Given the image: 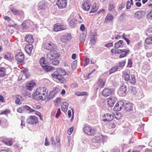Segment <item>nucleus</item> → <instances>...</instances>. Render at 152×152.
I'll list each match as a JSON object with an SVG mask.
<instances>
[{"label": "nucleus", "instance_id": "28", "mask_svg": "<svg viewBox=\"0 0 152 152\" xmlns=\"http://www.w3.org/2000/svg\"><path fill=\"white\" fill-rule=\"evenodd\" d=\"M123 43L122 40L118 41L115 44V48L116 49L122 48L124 45Z\"/></svg>", "mask_w": 152, "mask_h": 152}, {"label": "nucleus", "instance_id": "7", "mask_svg": "<svg viewBox=\"0 0 152 152\" xmlns=\"http://www.w3.org/2000/svg\"><path fill=\"white\" fill-rule=\"evenodd\" d=\"M48 5V4L47 2L44 1H41L38 4V10H45L47 9Z\"/></svg>", "mask_w": 152, "mask_h": 152}, {"label": "nucleus", "instance_id": "18", "mask_svg": "<svg viewBox=\"0 0 152 152\" xmlns=\"http://www.w3.org/2000/svg\"><path fill=\"white\" fill-rule=\"evenodd\" d=\"M133 105L132 103L128 102L124 105V110L127 111H130L132 110Z\"/></svg>", "mask_w": 152, "mask_h": 152}, {"label": "nucleus", "instance_id": "57", "mask_svg": "<svg viewBox=\"0 0 152 152\" xmlns=\"http://www.w3.org/2000/svg\"><path fill=\"white\" fill-rule=\"evenodd\" d=\"M59 64V61L57 60H54L52 61V64L53 65L56 66Z\"/></svg>", "mask_w": 152, "mask_h": 152}, {"label": "nucleus", "instance_id": "59", "mask_svg": "<svg viewBox=\"0 0 152 152\" xmlns=\"http://www.w3.org/2000/svg\"><path fill=\"white\" fill-rule=\"evenodd\" d=\"M50 142L51 143V144L53 145H55L56 143L55 142V140L53 138V137H52L50 139Z\"/></svg>", "mask_w": 152, "mask_h": 152}, {"label": "nucleus", "instance_id": "32", "mask_svg": "<svg viewBox=\"0 0 152 152\" xmlns=\"http://www.w3.org/2000/svg\"><path fill=\"white\" fill-rule=\"evenodd\" d=\"M123 77L125 81L128 82L129 80V75L126 72H123Z\"/></svg>", "mask_w": 152, "mask_h": 152}, {"label": "nucleus", "instance_id": "34", "mask_svg": "<svg viewBox=\"0 0 152 152\" xmlns=\"http://www.w3.org/2000/svg\"><path fill=\"white\" fill-rule=\"evenodd\" d=\"M98 7L96 6V3H94L93 5L92 6L91 10V11L90 13H94L96 12L98 10Z\"/></svg>", "mask_w": 152, "mask_h": 152}, {"label": "nucleus", "instance_id": "22", "mask_svg": "<svg viewBox=\"0 0 152 152\" xmlns=\"http://www.w3.org/2000/svg\"><path fill=\"white\" fill-rule=\"evenodd\" d=\"M41 95H40V94L38 93H37V91H36L35 92H34L32 94V97L33 98L36 100L37 101H38L39 100H41L42 101H44L45 99H42L41 98Z\"/></svg>", "mask_w": 152, "mask_h": 152}, {"label": "nucleus", "instance_id": "54", "mask_svg": "<svg viewBox=\"0 0 152 152\" xmlns=\"http://www.w3.org/2000/svg\"><path fill=\"white\" fill-rule=\"evenodd\" d=\"M90 63V59L86 57L85 58V63L84 64V66H86L88 64Z\"/></svg>", "mask_w": 152, "mask_h": 152}, {"label": "nucleus", "instance_id": "38", "mask_svg": "<svg viewBox=\"0 0 152 152\" xmlns=\"http://www.w3.org/2000/svg\"><path fill=\"white\" fill-rule=\"evenodd\" d=\"M101 139V137L100 136H96L93 137L92 141L94 142L99 143L100 142Z\"/></svg>", "mask_w": 152, "mask_h": 152}, {"label": "nucleus", "instance_id": "56", "mask_svg": "<svg viewBox=\"0 0 152 152\" xmlns=\"http://www.w3.org/2000/svg\"><path fill=\"white\" fill-rule=\"evenodd\" d=\"M126 15V14L125 13H123L119 16V19L120 20H123V19L125 18Z\"/></svg>", "mask_w": 152, "mask_h": 152}, {"label": "nucleus", "instance_id": "20", "mask_svg": "<svg viewBox=\"0 0 152 152\" xmlns=\"http://www.w3.org/2000/svg\"><path fill=\"white\" fill-rule=\"evenodd\" d=\"M30 20H26L22 24L23 28V29H27L30 26Z\"/></svg>", "mask_w": 152, "mask_h": 152}, {"label": "nucleus", "instance_id": "31", "mask_svg": "<svg viewBox=\"0 0 152 152\" xmlns=\"http://www.w3.org/2000/svg\"><path fill=\"white\" fill-rule=\"evenodd\" d=\"M7 69L3 67H0V76L3 77L6 74Z\"/></svg>", "mask_w": 152, "mask_h": 152}, {"label": "nucleus", "instance_id": "44", "mask_svg": "<svg viewBox=\"0 0 152 152\" xmlns=\"http://www.w3.org/2000/svg\"><path fill=\"white\" fill-rule=\"evenodd\" d=\"M129 80L130 83L132 84H134L136 82V79L134 75H132L131 78Z\"/></svg>", "mask_w": 152, "mask_h": 152}, {"label": "nucleus", "instance_id": "15", "mask_svg": "<svg viewBox=\"0 0 152 152\" xmlns=\"http://www.w3.org/2000/svg\"><path fill=\"white\" fill-rule=\"evenodd\" d=\"M124 104V102L122 101H120L117 102L115 104L114 107L115 111H119L121 110L123 107Z\"/></svg>", "mask_w": 152, "mask_h": 152}, {"label": "nucleus", "instance_id": "43", "mask_svg": "<svg viewBox=\"0 0 152 152\" xmlns=\"http://www.w3.org/2000/svg\"><path fill=\"white\" fill-rule=\"evenodd\" d=\"M75 94L76 95L78 96H83L88 95V94H87V92L85 91H83L82 92L77 91L75 92Z\"/></svg>", "mask_w": 152, "mask_h": 152}, {"label": "nucleus", "instance_id": "12", "mask_svg": "<svg viewBox=\"0 0 152 152\" xmlns=\"http://www.w3.org/2000/svg\"><path fill=\"white\" fill-rule=\"evenodd\" d=\"M56 4L59 9H64L66 7L67 1L66 0H58Z\"/></svg>", "mask_w": 152, "mask_h": 152}, {"label": "nucleus", "instance_id": "2", "mask_svg": "<svg viewBox=\"0 0 152 152\" xmlns=\"http://www.w3.org/2000/svg\"><path fill=\"white\" fill-rule=\"evenodd\" d=\"M72 38L71 35L66 33L62 35L60 37L61 41L64 44H66L70 41Z\"/></svg>", "mask_w": 152, "mask_h": 152}, {"label": "nucleus", "instance_id": "51", "mask_svg": "<svg viewBox=\"0 0 152 152\" xmlns=\"http://www.w3.org/2000/svg\"><path fill=\"white\" fill-rule=\"evenodd\" d=\"M24 110V107L23 106L18 108L17 110V111L19 113H23Z\"/></svg>", "mask_w": 152, "mask_h": 152}, {"label": "nucleus", "instance_id": "40", "mask_svg": "<svg viewBox=\"0 0 152 152\" xmlns=\"http://www.w3.org/2000/svg\"><path fill=\"white\" fill-rule=\"evenodd\" d=\"M16 99L15 101V103L16 104H21V101L22 100V97L19 95H16Z\"/></svg>", "mask_w": 152, "mask_h": 152}, {"label": "nucleus", "instance_id": "45", "mask_svg": "<svg viewBox=\"0 0 152 152\" xmlns=\"http://www.w3.org/2000/svg\"><path fill=\"white\" fill-rule=\"evenodd\" d=\"M52 76L56 79H58V78H59V77H60V75L58 74V73L57 72H54L53 73L51 74Z\"/></svg>", "mask_w": 152, "mask_h": 152}, {"label": "nucleus", "instance_id": "62", "mask_svg": "<svg viewBox=\"0 0 152 152\" xmlns=\"http://www.w3.org/2000/svg\"><path fill=\"white\" fill-rule=\"evenodd\" d=\"M125 2H122L119 7V9L121 10L125 7Z\"/></svg>", "mask_w": 152, "mask_h": 152}, {"label": "nucleus", "instance_id": "8", "mask_svg": "<svg viewBox=\"0 0 152 152\" xmlns=\"http://www.w3.org/2000/svg\"><path fill=\"white\" fill-rule=\"evenodd\" d=\"M84 132L88 135H93L96 134V130L88 126H85L83 128Z\"/></svg>", "mask_w": 152, "mask_h": 152}, {"label": "nucleus", "instance_id": "13", "mask_svg": "<svg viewBox=\"0 0 152 152\" xmlns=\"http://www.w3.org/2000/svg\"><path fill=\"white\" fill-rule=\"evenodd\" d=\"M127 88L126 86L123 85L119 88L118 93L120 96H125L126 94Z\"/></svg>", "mask_w": 152, "mask_h": 152}, {"label": "nucleus", "instance_id": "64", "mask_svg": "<svg viewBox=\"0 0 152 152\" xmlns=\"http://www.w3.org/2000/svg\"><path fill=\"white\" fill-rule=\"evenodd\" d=\"M148 31L149 33L151 34H152V26H151L149 27Z\"/></svg>", "mask_w": 152, "mask_h": 152}, {"label": "nucleus", "instance_id": "63", "mask_svg": "<svg viewBox=\"0 0 152 152\" xmlns=\"http://www.w3.org/2000/svg\"><path fill=\"white\" fill-rule=\"evenodd\" d=\"M113 45V44L112 43H109L107 44H106L105 45V46L106 47H107L108 48H110L112 47Z\"/></svg>", "mask_w": 152, "mask_h": 152}, {"label": "nucleus", "instance_id": "35", "mask_svg": "<svg viewBox=\"0 0 152 152\" xmlns=\"http://www.w3.org/2000/svg\"><path fill=\"white\" fill-rule=\"evenodd\" d=\"M34 84L35 83L34 81H30L28 84L26 85V86L28 90H31L32 89Z\"/></svg>", "mask_w": 152, "mask_h": 152}, {"label": "nucleus", "instance_id": "58", "mask_svg": "<svg viewBox=\"0 0 152 152\" xmlns=\"http://www.w3.org/2000/svg\"><path fill=\"white\" fill-rule=\"evenodd\" d=\"M10 113V111L9 110H6L0 113V114L7 115V114Z\"/></svg>", "mask_w": 152, "mask_h": 152}, {"label": "nucleus", "instance_id": "48", "mask_svg": "<svg viewBox=\"0 0 152 152\" xmlns=\"http://www.w3.org/2000/svg\"><path fill=\"white\" fill-rule=\"evenodd\" d=\"M86 35L85 34H83L80 36V39L81 42H84L86 39Z\"/></svg>", "mask_w": 152, "mask_h": 152}, {"label": "nucleus", "instance_id": "42", "mask_svg": "<svg viewBox=\"0 0 152 152\" xmlns=\"http://www.w3.org/2000/svg\"><path fill=\"white\" fill-rule=\"evenodd\" d=\"M120 67L119 66H115L113 67L111 69L109 70L110 74H111L115 72L116 71L118 70L119 68Z\"/></svg>", "mask_w": 152, "mask_h": 152}, {"label": "nucleus", "instance_id": "36", "mask_svg": "<svg viewBox=\"0 0 152 152\" xmlns=\"http://www.w3.org/2000/svg\"><path fill=\"white\" fill-rule=\"evenodd\" d=\"M40 64L43 67L46 65L47 62L45 57H42L39 60Z\"/></svg>", "mask_w": 152, "mask_h": 152}, {"label": "nucleus", "instance_id": "52", "mask_svg": "<svg viewBox=\"0 0 152 152\" xmlns=\"http://www.w3.org/2000/svg\"><path fill=\"white\" fill-rule=\"evenodd\" d=\"M115 7V5L113 4L112 3H110L109 4V6L108 7V10H109L112 11Z\"/></svg>", "mask_w": 152, "mask_h": 152}, {"label": "nucleus", "instance_id": "6", "mask_svg": "<svg viewBox=\"0 0 152 152\" xmlns=\"http://www.w3.org/2000/svg\"><path fill=\"white\" fill-rule=\"evenodd\" d=\"M24 57V55L23 53L21 52L17 53L15 56V58L18 64H22L23 63Z\"/></svg>", "mask_w": 152, "mask_h": 152}, {"label": "nucleus", "instance_id": "16", "mask_svg": "<svg viewBox=\"0 0 152 152\" xmlns=\"http://www.w3.org/2000/svg\"><path fill=\"white\" fill-rule=\"evenodd\" d=\"M105 82V80L99 78L97 82L96 90H97L99 87H103L104 86Z\"/></svg>", "mask_w": 152, "mask_h": 152}, {"label": "nucleus", "instance_id": "24", "mask_svg": "<svg viewBox=\"0 0 152 152\" xmlns=\"http://www.w3.org/2000/svg\"><path fill=\"white\" fill-rule=\"evenodd\" d=\"M113 16L110 13H108L104 21L107 23L112 22L113 21Z\"/></svg>", "mask_w": 152, "mask_h": 152}, {"label": "nucleus", "instance_id": "49", "mask_svg": "<svg viewBox=\"0 0 152 152\" xmlns=\"http://www.w3.org/2000/svg\"><path fill=\"white\" fill-rule=\"evenodd\" d=\"M147 18L148 19H152V9L151 10L150 12L147 14Z\"/></svg>", "mask_w": 152, "mask_h": 152}, {"label": "nucleus", "instance_id": "47", "mask_svg": "<svg viewBox=\"0 0 152 152\" xmlns=\"http://www.w3.org/2000/svg\"><path fill=\"white\" fill-rule=\"evenodd\" d=\"M145 41L147 44H152V37H148L147 38L145 39Z\"/></svg>", "mask_w": 152, "mask_h": 152}, {"label": "nucleus", "instance_id": "23", "mask_svg": "<svg viewBox=\"0 0 152 152\" xmlns=\"http://www.w3.org/2000/svg\"><path fill=\"white\" fill-rule=\"evenodd\" d=\"M25 39L26 41L29 43H33L34 41V39L32 37V36L31 34H27L25 37Z\"/></svg>", "mask_w": 152, "mask_h": 152}, {"label": "nucleus", "instance_id": "37", "mask_svg": "<svg viewBox=\"0 0 152 152\" xmlns=\"http://www.w3.org/2000/svg\"><path fill=\"white\" fill-rule=\"evenodd\" d=\"M24 110L26 111L28 113H30L35 111V110L31 109L27 105L24 106Z\"/></svg>", "mask_w": 152, "mask_h": 152}, {"label": "nucleus", "instance_id": "3", "mask_svg": "<svg viewBox=\"0 0 152 152\" xmlns=\"http://www.w3.org/2000/svg\"><path fill=\"white\" fill-rule=\"evenodd\" d=\"M43 47L45 49L50 51L55 50L56 48L54 44L50 42L44 43L43 45Z\"/></svg>", "mask_w": 152, "mask_h": 152}, {"label": "nucleus", "instance_id": "26", "mask_svg": "<svg viewBox=\"0 0 152 152\" xmlns=\"http://www.w3.org/2000/svg\"><path fill=\"white\" fill-rule=\"evenodd\" d=\"M43 69L46 72H50L53 71L55 70V68L51 66H48L45 65L43 67Z\"/></svg>", "mask_w": 152, "mask_h": 152}, {"label": "nucleus", "instance_id": "4", "mask_svg": "<svg viewBox=\"0 0 152 152\" xmlns=\"http://www.w3.org/2000/svg\"><path fill=\"white\" fill-rule=\"evenodd\" d=\"M27 121L29 124L35 125L38 122V119L35 115H30L27 119Z\"/></svg>", "mask_w": 152, "mask_h": 152}, {"label": "nucleus", "instance_id": "53", "mask_svg": "<svg viewBox=\"0 0 152 152\" xmlns=\"http://www.w3.org/2000/svg\"><path fill=\"white\" fill-rule=\"evenodd\" d=\"M77 62L76 61H74L72 64V69H75L77 66Z\"/></svg>", "mask_w": 152, "mask_h": 152}, {"label": "nucleus", "instance_id": "55", "mask_svg": "<svg viewBox=\"0 0 152 152\" xmlns=\"http://www.w3.org/2000/svg\"><path fill=\"white\" fill-rule=\"evenodd\" d=\"M115 125L114 123H109L108 127L110 128H114L115 127Z\"/></svg>", "mask_w": 152, "mask_h": 152}, {"label": "nucleus", "instance_id": "33", "mask_svg": "<svg viewBox=\"0 0 152 152\" xmlns=\"http://www.w3.org/2000/svg\"><path fill=\"white\" fill-rule=\"evenodd\" d=\"M68 107V104L66 102H63L61 107V110L64 112L67 111Z\"/></svg>", "mask_w": 152, "mask_h": 152}, {"label": "nucleus", "instance_id": "25", "mask_svg": "<svg viewBox=\"0 0 152 152\" xmlns=\"http://www.w3.org/2000/svg\"><path fill=\"white\" fill-rule=\"evenodd\" d=\"M143 12L141 11H138L134 13V17L137 19H140L142 18L143 16Z\"/></svg>", "mask_w": 152, "mask_h": 152}, {"label": "nucleus", "instance_id": "39", "mask_svg": "<svg viewBox=\"0 0 152 152\" xmlns=\"http://www.w3.org/2000/svg\"><path fill=\"white\" fill-rule=\"evenodd\" d=\"M76 22L77 20L75 19H73L69 22V25L71 27L74 28L75 26Z\"/></svg>", "mask_w": 152, "mask_h": 152}, {"label": "nucleus", "instance_id": "30", "mask_svg": "<svg viewBox=\"0 0 152 152\" xmlns=\"http://www.w3.org/2000/svg\"><path fill=\"white\" fill-rule=\"evenodd\" d=\"M4 58L6 59L11 61L13 58V55L10 53H7L4 55Z\"/></svg>", "mask_w": 152, "mask_h": 152}, {"label": "nucleus", "instance_id": "60", "mask_svg": "<svg viewBox=\"0 0 152 152\" xmlns=\"http://www.w3.org/2000/svg\"><path fill=\"white\" fill-rule=\"evenodd\" d=\"M131 91L132 93L134 95L136 94L137 93V91L135 88L134 87H132Z\"/></svg>", "mask_w": 152, "mask_h": 152}, {"label": "nucleus", "instance_id": "27", "mask_svg": "<svg viewBox=\"0 0 152 152\" xmlns=\"http://www.w3.org/2000/svg\"><path fill=\"white\" fill-rule=\"evenodd\" d=\"M122 50H124V52L121 51V54L120 55L119 58H121L126 56L127 54H128L129 50L127 49H122Z\"/></svg>", "mask_w": 152, "mask_h": 152}, {"label": "nucleus", "instance_id": "14", "mask_svg": "<svg viewBox=\"0 0 152 152\" xmlns=\"http://www.w3.org/2000/svg\"><path fill=\"white\" fill-rule=\"evenodd\" d=\"M107 99L108 105L111 107H112L116 102V99L114 97L110 96Z\"/></svg>", "mask_w": 152, "mask_h": 152}, {"label": "nucleus", "instance_id": "21", "mask_svg": "<svg viewBox=\"0 0 152 152\" xmlns=\"http://www.w3.org/2000/svg\"><path fill=\"white\" fill-rule=\"evenodd\" d=\"M33 48L32 45H26L25 48V51L29 55H30Z\"/></svg>", "mask_w": 152, "mask_h": 152}, {"label": "nucleus", "instance_id": "10", "mask_svg": "<svg viewBox=\"0 0 152 152\" xmlns=\"http://www.w3.org/2000/svg\"><path fill=\"white\" fill-rule=\"evenodd\" d=\"M114 93V91L113 89H109L108 88L104 89L102 92V95L105 97L112 95Z\"/></svg>", "mask_w": 152, "mask_h": 152}, {"label": "nucleus", "instance_id": "17", "mask_svg": "<svg viewBox=\"0 0 152 152\" xmlns=\"http://www.w3.org/2000/svg\"><path fill=\"white\" fill-rule=\"evenodd\" d=\"M66 28L65 26L56 25L54 26V30L56 31H58L65 30Z\"/></svg>", "mask_w": 152, "mask_h": 152}, {"label": "nucleus", "instance_id": "61", "mask_svg": "<svg viewBox=\"0 0 152 152\" xmlns=\"http://www.w3.org/2000/svg\"><path fill=\"white\" fill-rule=\"evenodd\" d=\"M59 81L61 83H64L65 82V80L64 78L62 77L61 76L59 77V78H58Z\"/></svg>", "mask_w": 152, "mask_h": 152}, {"label": "nucleus", "instance_id": "19", "mask_svg": "<svg viewBox=\"0 0 152 152\" xmlns=\"http://www.w3.org/2000/svg\"><path fill=\"white\" fill-rule=\"evenodd\" d=\"M104 117L105 118L104 119L103 121L105 122L111 121L113 119V115L110 114H105L104 115Z\"/></svg>", "mask_w": 152, "mask_h": 152}, {"label": "nucleus", "instance_id": "11", "mask_svg": "<svg viewBox=\"0 0 152 152\" xmlns=\"http://www.w3.org/2000/svg\"><path fill=\"white\" fill-rule=\"evenodd\" d=\"M90 0H84L82 4V8L84 10L88 11L90 9Z\"/></svg>", "mask_w": 152, "mask_h": 152}, {"label": "nucleus", "instance_id": "50", "mask_svg": "<svg viewBox=\"0 0 152 152\" xmlns=\"http://www.w3.org/2000/svg\"><path fill=\"white\" fill-rule=\"evenodd\" d=\"M12 12L15 15H19L20 14V12L14 9H12L11 10Z\"/></svg>", "mask_w": 152, "mask_h": 152}, {"label": "nucleus", "instance_id": "41", "mask_svg": "<svg viewBox=\"0 0 152 152\" xmlns=\"http://www.w3.org/2000/svg\"><path fill=\"white\" fill-rule=\"evenodd\" d=\"M3 142L7 145H11L12 144V141L11 140L9 139H4L3 140Z\"/></svg>", "mask_w": 152, "mask_h": 152}, {"label": "nucleus", "instance_id": "1", "mask_svg": "<svg viewBox=\"0 0 152 152\" xmlns=\"http://www.w3.org/2000/svg\"><path fill=\"white\" fill-rule=\"evenodd\" d=\"M36 91L37 93L40 94L41 97L42 99H45L47 98L48 90L45 87H39L38 88Z\"/></svg>", "mask_w": 152, "mask_h": 152}, {"label": "nucleus", "instance_id": "5", "mask_svg": "<svg viewBox=\"0 0 152 152\" xmlns=\"http://www.w3.org/2000/svg\"><path fill=\"white\" fill-rule=\"evenodd\" d=\"M60 56L59 54L55 52L54 50L51 51L50 53H47L46 58L48 60H53L58 58Z\"/></svg>", "mask_w": 152, "mask_h": 152}, {"label": "nucleus", "instance_id": "9", "mask_svg": "<svg viewBox=\"0 0 152 152\" xmlns=\"http://www.w3.org/2000/svg\"><path fill=\"white\" fill-rule=\"evenodd\" d=\"M59 91V89L58 88L55 87L51 91L48 96H47V99L48 100L52 99L53 97Z\"/></svg>", "mask_w": 152, "mask_h": 152}, {"label": "nucleus", "instance_id": "29", "mask_svg": "<svg viewBox=\"0 0 152 152\" xmlns=\"http://www.w3.org/2000/svg\"><path fill=\"white\" fill-rule=\"evenodd\" d=\"M57 72L58 73L60 76H64L67 75V73L66 72L64 69L61 68H59L57 69Z\"/></svg>", "mask_w": 152, "mask_h": 152}, {"label": "nucleus", "instance_id": "46", "mask_svg": "<svg viewBox=\"0 0 152 152\" xmlns=\"http://www.w3.org/2000/svg\"><path fill=\"white\" fill-rule=\"evenodd\" d=\"M130 1L131 2L129 1H128L127 2L126 8L127 10L129 9L130 8L131 4H132V5L133 4V0H130Z\"/></svg>", "mask_w": 152, "mask_h": 152}]
</instances>
